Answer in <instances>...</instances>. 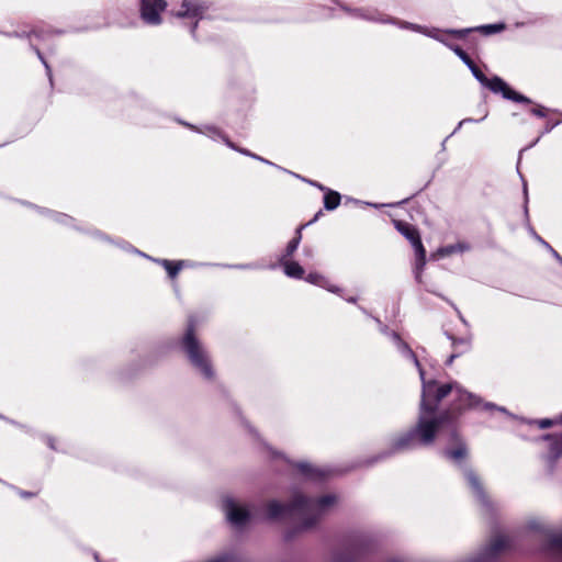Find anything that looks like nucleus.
<instances>
[{
    "label": "nucleus",
    "instance_id": "nucleus-14",
    "mask_svg": "<svg viewBox=\"0 0 562 562\" xmlns=\"http://www.w3.org/2000/svg\"><path fill=\"white\" fill-rule=\"evenodd\" d=\"M304 226H300L297 229H296V236L286 246V249H285V254L283 256L282 259H284L285 257H291L294 251L297 249L300 243H301V239H302V229H303Z\"/></svg>",
    "mask_w": 562,
    "mask_h": 562
},
{
    "label": "nucleus",
    "instance_id": "nucleus-26",
    "mask_svg": "<svg viewBox=\"0 0 562 562\" xmlns=\"http://www.w3.org/2000/svg\"><path fill=\"white\" fill-rule=\"evenodd\" d=\"M467 396V393L465 392H461L459 390V397H458V401H459V404L463 401V398Z\"/></svg>",
    "mask_w": 562,
    "mask_h": 562
},
{
    "label": "nucleus",
    "instance_id": "nucleus-30",
    "mask_svg": "<svg viewBox=\"0 0 562 562\" xmlns=\"http://www.w3.org/2000/svg\"><path fill=\"white\" fill-rule=\"evenodd\" d=\"M453 358H454V356H453V355H451V356L449 357V362H450V363L452 362Z\"/></svg>",
    "mask_w": 562,
    "mask_h": 562
},
{
    "label": "nucleus",
    "instance_id": "nucleus-18",
    "mask_svg": "<svg viewBox=\"0 0 562 562\" xmlns=\"http://www.w3.org/2000/svg\"><path fill=\"white\" fill-rule=\"evenodd\" d=\"M506 25L504 23L488 24L480 27V31L485 35H491L504 31Z\"/></svg>",
    "mask_w": 562,
    "mask_h": 562
},
{
    "label": "nucleus",
    "instance_id": "nucleus-9",
    "mask_svg": "<svg viewBox=\"0 0 562 562\" xmlns=\"http://www.w3.org/2000/svg\"><path fill=\"white\" fill-rule=\"evenodd\" d=\"M418 32H423L426 35L434 37L441 43L446 44L451 50L457 52V32L456 31H440V30H428L417 25L412 26Z\"/></svg>",
    "mask_w": 562,
    "mask_h": 562
},
{
    "label": "nucleus",
    "instance_id": "nucleus-32",
    "mask_svg": "<svg viewBox=\"0 0 562 562\" xmlns=\"http://www.w3.org/2000/svg\"><path fill=\"white\" fill-rule=\"evenodd\" d=\"M240 153L245 154V155H250L248 151L246 150H240Z\"/></svg>",
    "mask_w": 562,
    "mask_h": 562
},
{
    "label": "nucleus",
    "instance_id": "nucleus-2",
    "mask_svg": "<svg viewBox=\"0 0 562 562\" xmlns=\"http://www.w3.org/2000/svg\"><path fill=\"white\" fill-rule=\"evenodd\" d=\"M459 57L469 66L474 77L492 92L502 93L505 99L512 100L514 102L531 103L529 98L513 90L502 78L497 76L491 79L487 78L465 52L459 49Z\"/></svg>",
    "mask_w": 562,
    "mask_h": 562
},
{
    "label": "nucleus",
    "instance_id": "nucleus-21",
    "mask_svg": "<svg viewBox=\"0 0 562 562\" xmlns=\"http://www.w3.org/2000/svg\"><path fill=\"white\" fill-rule=\"evenodd\" d=\"M537 424H538V426H539L541 429H546V428H549V427H551V426H553V425L559 424V419L553 420V419H548V418H546V419H540V420H538V422H537Z\"/></svg>",
    "mask_w": 562,
    "mask_h": 562
},
{
    "label": "nucleus",
    "instance_id": "nucleus-27",
    "mask_svg": "<svg viewBox=\"0 0 562 562\" xmlns=\"http://www.w3.org/2000/svg\"><path fill=\"white\" fill-rule=\"evenodd\" d=\"M470 481L471 483L473 484V486L477 487L479 486V481L476 477L470 475Z\"/></svg>",
    "mask_w": 562,
    "mask_h": 562
},
{
    "label": "nucleus",
    "instance_id": "nucleus-24",
    "mask_svg": "<svg viewBox=\"0 0 562 562\" xmlns=\"http://www.w3.org/2000/svg\"><path fill=\"white\" fill-rule=\"evenodd\" d=\"M458 453H459V459H461L465 456V449L460 445H459Z\"/></svg>",
    "mask_w": 562,
    "mask_h": 562
},
{
    "label": "nucleus",
    "instance_id": "nucleus-3",
    "mask_svg": "<svg viewBox=\"0 0 562 562\" xmlns=\"http://www.w3.org/2000/svg\"><path fill=\"white\" fill-rule=\"evenodd\" d=\"M194 324L192 321L189 322L187 334L183 338V345L188 352V356L194 367H196L205 378H212V369L209 363V359L204 350L200 347L199 342L193 336Z\"/></svg>",
    "mask_w": 562,
    "mask_h": 562
},
{
    "label": "nucleus",
    "instance_id": "nucleus-10",
    "mask_svg": "<svg viewBox=\"0 0 562 562\" xmlns=\"http://www.w3.org/2000/svg\"><path fill=\"white\" fill-rule=\"evenodd\" d=\"M206 7L195 0H183L181 4V10L173 13L177 18H202Z\"/></svg>",
    "mask_w": 562,
    "mask_h": 562
},
{
    "label": "nucleus",
    "instance_id": "nucleus-20",
    "mask_svg": "<svg viewBox=\"0 0 562 562\" xmlns=\"http://www.w3.org/2000/svg\"><path fill=\"white\" fill-rule=\"evenodd\" d=\"M306 280L310 282V283H313V284H317V285H321V286H327V282L324 280V278L317 273H310L307 277H306Z\"/></svg>",
    "mask_w": 562,
    "mask_h": 562
},
{
    "label": "nucleus",
    "instance_id": "nucleus-13",
    "mask_svg": "<svg viewBox=\"0 0 562 562\" xmlns=\"http://www.w3.org/2000/svg\"><path fill=\"white\" fill-rule=\"evenodd\" d=\"M340 204V194L333 190H326L324 206L326 210H335Z\"/></svg>",
    "mask_w": 562,
    "mask_h": 562
},
{
    "label": "nucleus",
    "instance_id": "nucleus-7",
    "mask_svg": "<svg viewBox=\"0 0 562 562\" xmlns=\"http://www.w3.org/2000/svg\"><path fill=\"white\" fill-rule=\"evenodd\" d=\"M167 8V3L164 0H140V15L142 19L153 25H157L161 22L160 13Z\"/></svg>",
    "mask_w": 562,
    "mask_h": 562
},
{
    "label": "nucleus",
    "instance_id": "nucleus-23",
    "mask_svg": "<svg viewBox=\"0 0 562 562\" xmlns=\"http://www.w3.org/2000/svg\"><path fill=\"white\" fill-rule=\"evenodd\" d=\"M446 457L450 460H457V450L454 449H449L445 452Z\"/></svg>",
    "mask_w": 562,
    "mask_h": 562
},
{
    "label": "nucleus",
    "instance_id": "nucleus-6",
    "mask_svg": "<svg viewBox=\"0 0 562 562\" xmlns=\"http://www.w3.org/2000/svg\"><path fill=\"white\" fill-rule=\"evenodd\" d=\"M510 548L512 543L507 536L496 535L491 539L490 543L483 550L482 559L484 562H492L505 552L509 551Z\"/></svg>",
    "mask_w": 562,
    "mask_h": 562
},
{
    "label": "nucleus",
    "instance_id": "nucleus-31",
    "mask_svg": "<svg viewBox=\"0 0 562 562\" xmlns=\"http://www.w3.org/2000/svg\"><path fill=\"white\" fill-rule=\"evenodd\" d=\"M45 68L49 71L48 65L43 60Z\"/></svg>",
    "mask_w": 562,
    "mask_h": 562
},
{
    "label": "nucleus",
    "instance_id": "nucleus-28",
    "mask_svg": "<svg viewBox=\"0 0 562 562\" xmlns=\"http://www.w3.org/2000/svg\"><path fill=\"white\" fill-rule=\"evenodd\" d=\"M304 254L308 257H313V250L311 248H305Z\"/></svg>",
    "mask_w": 562,
    "mask_h": 562
},
{
    "label": "nucleus",
    "instance_id": "nucleus-8",
    "mask_svg": "<svg viewBox=\"0 0 562 562\" xmlns=\"http://www.w3.org/2000/svg\"><path fill=\"white\" fill-rule=\"evenodd\" d=\"M335 502L334 496H324L319 498L317 502H313L310 499H305L303 497L299 498L293 507L290 510H297L300 514H305L308 512L322 510L333 504Z\"/></svg>",
    "mask_w": 562,
    "mask_h": 562
},
{
    "label": "nucleus",
    "instance_id": "nucleus-17",
    "mask_svg": "<svg viewBox=\"0 0 562 562\" xmlns=\"http://www.w3.org/2000/svg\"><path fill=\"white\" fill-rule=\"evenodd\" d=\"M286 508L278 502H271L268 504V515L271 518H277L282 515Z\"/></svg>",
    "mask_w": 562,
    "mask_h": 562
},
{
    "label": "nucleus",
    "instance_id": "nucleus-19",
    "mask_svg": "<svg viewBox=\"0 0 562 562\" xmlns=\"http://www.w3.org/2000/svg\"><path fill=\"white\" fill-rule=\"evenodd\" d=\"M162 265L167 269L169 276L171 278H175L177 276V273L179 272V270L181 269L183 262L179 261L173 265L171 261L162 260Z\"/></svg>",
    "mask_w": 562,
    "mask_h": 562
},
{
    "label": "nucleus",
    "instance_id": "nucleus-25",
    "mask_svg": "<svg viewBox=\"0 0 562 562\" xmlns=\"http://www.w3.org/2000/svg\"><path fill=\"white\" fill-rule=\"evenodd\" d=\"M209 562H228V560L225 557H220V558L213 559Z\"/></svg>",
    "mask_w": 562,
    "mask_h": 562
},
{
    "label": "nucleus",
    "instance_id": "nucleus-15",
    "mask_svg": "<svg viewBox=\"0 0 562 562\" xmlns=\"http://www.w3.org/2000/svg\"><path fill=\"white\" fill-rule=\"evenodd\" d=\"M548 549L558 555L562 557V535H554L549 540Z\"/></svg>",
    "mask_w": 562,
    "mask_h": 562
},
{
    "label": "nucleus",
    "instance_id": "nucleus-4",
    "mask_svg": "<svg viewBox=\"0 0 562 562\" xmlns=\"http://www.w3.org/2000/svg\"><path fill=\"white\" fill-rule=\"evenodd\" d=\"M395 227L402 235H404L411 241V244L415 250V254H416L415 276H416V279H419L422 270L426 262V251L422 244L419 234L414 226H412L411 224L405 223V222L396 221Z\"/></svg>",
    "mask_w": 562,
    "mask_h": 562
},
{
    "label": "nucleus",
    "instance_id": "nucleus-22",
    "mask_svg": "<svg viewBox=\"0 0 562 562\" xmlns=\"http://www.w3.org/2000/svg\"><path fill=\"white\" fill-rule=\"evenodd\" d=\"M531 113L533 115H537V116H540V117H544L547 115V111L542 106H536V108L531 109Z\"/></svg>",
    "mask_w": 562,
    "mask_h": 562
},
{
    "label": "nucleus",
    "instance_id": "nucleus-12",
    "mask_svg": "<svg viewBox=\"0 0 562 562\" xmlns=\"http://www.w3.org/2000/svg\"><path fill=\"white\" fill-rule=\"evenodd\" d=\"M282 265L284 268V273L288 277L301 279L304 274L303 268L295 261H286L282 259Z\"/></svg>",
    "mask_w": 562,
    "mask_h": 562
},
{
    "label": "nucleus",
    "instance_id": "nucleus-5",
    "mask_svg": "<svg viewBox=\"0 0 562 562\" xmlns=\"http://www.w3.org/2000/svg\"><path fill=\"white\" fill-rule=\"evenodd\" d=\"M223 508L227 520L236 527L244 526L250 517L249 510L233 498H225Z\"/></svg>",
    "mask_w": 562,
    "mask_h": 562
},
{
    "label": "nucleus",
    "instance_id": "nucleus-33",
    "mask_svg": "<svg viewBox=\"0 0 562 562\" xmlns=\"http://www.w3.org/2000/svg\"><path fill=\"white\" fill-rule=\"evenodd\" d=\"M251 156H252V158L259 159V157H257L256 155H251ZM260 160H261V158H260ZM262 161H263V159H262ZM265 162H267V161L265 160Z\"/></svg>",
    "mask_w": 562,
    "mask_h": 562
},
{
    "label": "nucleus",
    "instance_id": "nucleus-29",
    "mask_svg": "<svg viewBox=\"0 0 562 562\" xmlns=\"http://www.w3.org/2000/svg\"><path fill=\"white\" fill-rule=\"evenodd\" d=\"M315 186H316L318 189H321V190H325V188H324V187H322L321 184H315Z\"/></svg>",
    "mask_w": 562,
    "mask_h": 562
},
{
    "label": "nucleus",
    "instance_id": "nucleus-11",
    "mask_svg": "<svg viewBox=\"0 0 562 562\" xmlns=\"http://www.w3.org/2000/svg\"><path fill=\"white\" fill-rule=\"evenodd\" d=\"M543 440L549 442L550 453L554 457L562 454V432L544 435Z\"/></svg>",
    "mask_w": 562,
    "mask_h": 562
},
{
    "label": "nucleus",
    "instance_id": "nucleus-16",
    "mask_svg": "<svg viewBox=\"0 0 562 562\" xmlns=\"http://www.w3.org/2000/svg\"><path fill=\"white\" fill-rule=\"evenodd\" d=\"M297 468L300 469V471L310 476V477H318V476H322L323 475V472H321L318 469H315L313 468L311 464L308 463H300L297 465Z\"/></svg>",
    "mask_w": 562,
    "mask_h": 562
},
{
    "label": "nucleus",
    "instance_id": "nucleus-35",
    "mask_svg": "<svg viewBox=\"0 0 562 562\" xmlns=\"http://www.w3.org/2000/svg\"><path fill=\"white\" fill-rule=\"evenodd\" d=\"M559 423H561V424H562V416L559 418Z\"/></svg>",
    "mask_w": 562,
    "mask_h": 562
},
{
    "label": "nucleus",
    "instance_id": "nucleus-34",
    "mask_svg": "<svg viewBox=\"0 0 562 562\" xmlns=\"http://www.w3.org/2000/svg\"><path fill=\"white\" fill-rule=\"evenodd\" d=\"M195 27H196V23H195V24H193V29H192V31H191L192 33H194Z\"/></svg>",
    "mask_w": 562,
    "mask_h": 562
},
{
    "label": "nucleus",
    "instance_id": "nucleus-1",
    "mask_svg": "<svg viewBox=\"0 0 562 562\" xmlns=\"http://www.w3.org/2000/svg\"><path fill=\"white\" fill-rule=\"evenodd\" d=\"M393 336L396 340H398L401 350L407 353V356L414 361L423 381V395L418 424L413 432L397 441V448L411 447L415 439H418L423 445H429L435 440V438H440L442 436H449L453 438V420L446 415H432L436 404L451 392V384L438 385L434 381L426 382L424 379V370L422 369L415 353L409 349L407 345L400 340L396 334Z\"/></svg>",
    "mask_w": 562,
    "mask_h": 562
}]
</instances>
